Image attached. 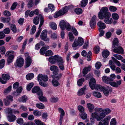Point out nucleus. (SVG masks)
<instances>
[{
	"label": "nucleus",
	"mask_w": 125,
	"mask_h": 125,
	"mask_svg": "<svg viewBox=\"0 0 125 125\" xmlns=\"http://www.w3.org/2000/svg\"><path fill=\"white\" fill-rule=\"evenodd\" d=\"M97 25L100 27L99 28L100 29H104L106 27V25L105 23L101 21H100L98 22Z\"/></svg>",
	"instance_id": "nucleus-23"
},
{
	"label": "nucleus",
	"mask_w": 125,
	"mask_h": 125,
	"mask_svg": "<svg viewBox=\"0 0 125 125\" xmlns=\"http://www.w3.org/2000/svg\"><path fill=\"white\" fill-rule=\"evenodd\" d=\"M112 59L113 60L115 63L118 66H120L121 65V64L120 62L116 60L114 57H112Z\"/></svg>",
	"instance_id": "nucleus-38"
},
{
	"label": "nucleus",
	"mask_w": 125,
	"mask_h": 125,
	"mask_svg": "<svg viewBox=\"0 0 125 125\" xmlns=\"http://www.w3.org/2000/svg\"><path fill=\"white\" fill-rule=\"evenodd\" d=\"M102 79L103 81L107 84L109 83L112 86L115 87H117L120 85L122 81L121 80L118 81H116V82H110L109 78L106 76H104L102 77Z\"/></svg>",
	"instance_id": "nucleus-3"
},
{
	"label": "nucleus",
	"mask_w": 125,
	"mask_h": 125,
	"mask_svg": "<svg viewBox=\"0 0 125 125\" xmlns=\"http://www.w3.org/2000/svg\"><path fill=\"white\" fill-rule=\"evenodd\" d=\"M1 21L4 23H5L9 22L10 21V17L8 18H1Z\"/></svg>",
	"instance_id": "nucleus-31"
},
{
	"label": "nucleus",
	"mask_w": 125,
	"mask_h": 125,
	"mask_svg": "<svg viewBox=\"0 0 125 125\" xmlns=\"http://www.w3.org/2000/svg\"><path fill=\"white\" fill-rule=\"evenodd\" d=\"M34 122L37 125H45V124L39 119H35Z\"/></svg>",
	"instance_id": "nucleus-36"
},
{
	"label": "nucleus",
	"mask_w": 125,
	"mask_h": 125,
	"mask_svg": "<svg viewBox=\"0 0 125 125\" xmlns=\"http://www.w3.org/2000/svg\"><path fill=\"white\" fill-rule=\"evenodd\" d=\"M78 108L80 113H82L84 112V109L83 106L81 105L78 106Z\"/></svg>",
	"instance_id": "nucleus-55"
},
{
	"label": "nucleus",
	"mask_w": 125,
	"mask_h": 125,
	"mask_svg": "<svg viewBox=\"0 0 125 125\" xmlns=\"http://www.w3.org/2000/svg\"><path fill=\"white\" fill-rule=\"evenodd\" d=\"M113 18L115 20H118L119 18L118 15L117 13H114L112 14V15Z\"/></svg>",
	"instance_id": "nucleus-44"
},
{
	"label": "nucleus",
	"mask_w": 125,
	"mask_h": 125,
	"mask_svg": "<svg viewBox=\"0 0 125 125\" xmlns=\"http://www.w3.org/2000/svg\"><path fill=\"white\" fill-rule=\"evenodd\" d=\"M96 20V17L95 15H94L92 17L90 22V25L92 28H94L95 26Z\"/></svg>",
	"instance_id": "nucleus-15"
},
{
	"label": "nucleus",
	"mask_w": 125,
	"mask_h": 125,
	"mask_svg": "<svg viewBox=\"0 0 125 125\" xmlns=\"http://www.w3.org/2000/svg\"><path fill=\"white\" fill-rule=\"evenodd\" d=\"M68 36L70 41H73L74 39V37L73 36V34L71 32H69L68 33Z\"/></svg>",
	"instance_id": "nucleus-42"
},
{
	"label": "nucleus",
	"mask_w": 125,
	"mask_h": 125,
	"mask_svg": "<svg viewBox=\"0 0 125 125\" xmlns=\"http://www.w3.org/2000/svg\"><path fill=\"white\" fill-rule=\"evenodd\" d=\"M92 56V52L90 51L88 52L87 55V60L89 61L91 60Z\"/></svg>",
	"instance_id": "nucleus-52"
},
{
	"label": "nucleus",
	"mask_w": 125,
	"mask_h": 125,
	"mask_svg": "<svg viewBox=\"0 0 125 125\" xmlns=\"http://www.w3.org/2000/svg\"><path fill=\"white\" fill-rule=\"evenodd\" d=\"M25 65L26 68L29 67L31 64L32 60L30 57H28L25 59Z\"/></svg>",
	"instance_id": "nucleus-19"
},
{
	"label": "nucleus",
	"mask_w": 125,
	"mask_h": 125,
	"mask_svg": "<svg viewBox=\"0 0 125 125\" xmlns=\"http://www.w3.org/2000/svg\"><path fill=\"white\" fill-rule=\"evenodd\" d=\"M32 92L33 93H37L38 95H42V92L39 87L38 86H34L32 89Z\"/></svg>",
	"instance_id": "nucleus-11"
},
{
	"label": "nucleus",
	"mask_w": 125,
	"mask_h": 125,
	"mask_svg": "<svg viewBox=\"0 0 125 125\" xmlns=\"http://www.w3.org/2000/svg\"><path fill=\"white\" fill-rule=\"evenodd\" d=\"M88 0H82L81 2V5L82 7H85L88 3Z\"/></svg>",
	"instance_id": "nucleus-49"
},
{
	"label": "nucleus",
	"mask_w": 125,
	"mask_h": 125,
	"mask_svg": "<svg viewBox=\"0 0 125 125\" xmlns=\"http://www.w3.org/2000/svg\"><path fill=\"white\" fill-rule=\"evenodd\" d=\"M102 64L100 62H97L95 64V67L97 69H99L101 67Z\"/></svg>",
	"instance_id": "nucleus-64"
},
{
	"label": "nucleus",
	"mask_w": 125,
	"mask_h": 125,
	"mask_svg": "<svg viewBox=\"0 0 125 125\" xmlns=\"http://www.w3.org/2000/svg\"><path fill=\"white\" fill-rule=\"evenodd\" d=\"M91 67L90 66H88L87 67L84 68L83 71V73L84 74H87L88 72L91 70Z\"/></svg>",
	"instance_id": "nucleus-27"
},
{
	"label": "nucleus",
	"mask_w": 125,
	"mask_h": 125,
	"mask_svg": "<svg viewBox=\"0 0 125 125\" xmlns=\"http://www.w3.org/2000/svg\"><path fill=\"white\" fill-rule=\"evenodd\" d=\"M17 122L18 124L21 125L23 124V119L21 118H19L17 120Z\"/></svg>",
	"instance_id": "nucleus-60"
},
{
	"label": "nucleus",
	"mask_w": 125,
	"mask_h": 125,
	"mask_svg": "<svg viewBox=\"0 0 125 125\" xmlns=\"http://www.w3.org/2000/svg\"><path fill=\"white\" fill-rule=\"evenodd\" d=\"M58 100V99L57 98H55L54 97H51V99H50L51 102L53 103H56L57 102Z\"/></svg>",
	"instance_id": "nucleus-63"
},
{
	"label": "nucleus",
	"mask_w": 125,
	"mask_h": 125,
	"mask_svg": "<svg viewBox=\"0 0 125 125\" xmlns=\"http://www.w3.org/2000/svg\"><path fill=\"white\" fill-rule=\"evenodd\" d=\"M96 81L94 78H92L91 79L89 83V85L92 90L94 89V86L95 85Z\"/></svg>",
	"instance_id": "nucleus-21"
},
{
	"label": "nucleus",
	"mask_w": 125,
	"mask_h": 125,
	"mask_svg": "<svg viewBox=\"0 0 125 125\" xmlns=\"http://www.w3.org/2000/svg\"><path fill=\"white\" fill-rule=\"evenodd\" d=\"M10 28L13 32L14 33L16 32L17 31L16 27L14 24H12L11 25Z\"/></svg>",
	"instance_id": "nucleus-43"
},
{
	"label": "nucleus",
	"mask_w": 125,
	"mask_h": 125,
	"mask_svg": "<svg viewBox=\"0 0 125 125\" xmlns=\"http://www.w3.org/2000/svg\"><path fill=\"white\" fill-rule=\"evenodd\" d=\"M94 112L92 113L91 116L93 118L95 119L98 121L104 118L106 115H108L111 112V110L109 108L104 109L102 108L96 107L94 109Z\"/></svg>",
	"instance_id": "nucleus-1"
},
{
	"label": "nucleus",
	"mask_w": 125,
	"mask_h": 125,
	"mask_svg": "<svg viewBox=\"0 0 125 125\" xmlns=\"http://www.w3.org/2000/svg\"><path fill=\"white\" fill-rule=\"evenodd\" d=\"M113 52L116 53L122 54L123 52V48L121 46L115 47L113 50Z\"/></svg>",
	"instance_id": "nucleus-17"
},
{
	"label": "nucleus",
	"mask_w": 125,
	"mask_h": 125,
	"mask_svg": "<svg viewBox=\"0 0 125 125\" xmlns=\"http://www.w3.org/2000/svg\"><path fill=\"white\" fill-rule=\"evenodd\" d=\"M34 85L33 83H29L27 87V89L28 91H30L31 89Z\"/></svg>",
	"instance_id": "nucleus-51"
},
{
	"label": "nucleus",
	"mask_w": 125,
	"mask_h": 125,
	"mask_svg": "<svg viewBox=\"0 0 125 125\" xmlns=\"http://www.w3.org/2000/svg\"><path fill=\"white\" fill-rule=\"evenodd\" d=\"M34 74L31 73L28 74L26 76V79L28 80H30L32 79L34 77Z\"/></svg>",
	"instance_id": "nucleus-34"
},
{
	"label": "nucleus",
	"mask_w": 125,
	"mask_h": 125,
	"mask_svg": "<svg viewBox=\"0 0 125 125\" xmlns=\"http://www.w3.org/2000/svg\"><path fill=\"white\" fill-rule=\"evenodd\" d=\"M86 86L85 85L83 88L80 89L78 92L77 94L79 96H80L82 95L84 93V92L86 89Z\"/></svg>",
	"instance_id": "nucleus-26"
},
{
	"label": "nucleus",
	"mask_w": 125,
	"mask_h": 125,
	"mask_svg": "<svg viewBox=\"0 0 125 125\" xmlns=\"http://www.w3.org/2000/svg\"><path fill=\"white\" fill-rule=\"evenodd\" d=\"M6 110L7 111V115H10L12 114L13 110L11 109L8 108L6 109Z\"/></svg>",
	"instance_id": "nucleus-56"
},
{
	"label": "nucleus",
	"mask_w": 125,
	"mask_h": 125,
	"mask_svg": "<svg viewBox=\"0 0 125 125\" xmlns=\"http://www.w3.org/2000/svg\"><path fill=\"white\" fill-rule=\"evenodd\" d=\"M103 87H102L100 85L95 84L94 86V89L97 90H100L101 91Z\"/></svg>",
	"instance_id": "nucleus-45"
},
{
	"label": "nucleus",
	"mask_w": 125,
	"mask_h": 125,
	"mask_svg": "<svg viewBox=\"0 0 125 125\" xmlns=\"http://www.w3.org/2000/svg\"><path fill=\"white\" fill-rule=\"evenodd\" d=\"M93 94L94 96L98 98H100L101 97V94L99 92L95 91L93 92Z\"/></svg>",
	"instance_id": "nucleus-32"
},
{
	"label": "nucleus",
	"mask_w": 125,
	"mask_h": 125,
	"mask_svg": "<svg viewBox=\"0 0 125 125\" xmlns=\"http://www.w3.org/2000/svg\"><path fill=\"white\" fill-rule=\"evenodd\" d=\"M58 110L59 112L61 113L60 116H64L65 114V112L64 110L61 108H59Z\"/></svg>",
	"instance_id": "nucleus-53"
},
{
	"label": "nucleus",
	"mask_w": 125,
	"mask_h": 125,
	"mask_svg": "<svg viewBox=\"0 0 125 125\" xmlns=\"http://www.w3.org/2000/svg\"><path fill=\"white\" fill-rule=\"evenodd\" d=\"M36 30V27L35 25H33L31 29V31L30 32L31 34H33L35 32Z\"/></svg>",
	"instance_id": "nucleus-62"
},
{
	"label": "nucleus",
	"mask_w": 125,
	"mask_h": 125,
	"mask_svg": "<svg viewBox=\"0 0 125 125\" xmlns=\"http://www.w3.org/2000/svg\"><path fill=\"white\" fill-rule=\"evenodd\" d=\"M79 115L83 119H85L87 118V115L84 112L82 113H80Z\"/></svg>",
	"instance_id": "nucleus-35"
},
{
	"label": "nucleus",
	"mask_w": 125,
	"mask_h": 125,
	"mask_svg": "<svg viewBox=\"0 0 125 125\" xmlns=\"http://www.w3.org/2000/svg\"><path fill=\"white\" fill-rule=\"evenodd\" d=\"M84 79L83 78H81V79H79L77 81V84L78 86H81L83 82H84Z\"/></svg>",
	"instance_id": "nucleus-41"
},
{
	"label": "nucleus",
	"mask_w": 125,
	"mask_h": 125,
	"mask_svg": "<svg viewBox=\"0 0 125 125\" xmlns=\"http://www.w3.org/2000/svg\"><path fill=\"white\" fill-rule=\"evenodd\" d=\"M13 97L11 95L7 96L6 99L3 100V102L5 105L6 106L9 105L11 102L13 101Z\"/></svg>",
	"instance_id": "nucleus-10"
},
{
	"label": "nucleus",
	"mask_w": 125,
	"mask_h": 125,
	"mask_svg": "<svg viewBox=\"0 0 125 125\" xmlns=\"http://www.w3.org/2000/svg\"><path fill=\"white\" fill-rule=\"evenodd\" d=\"M36 106L38 108L42 109H43L44 107V105L42 104L41 103L37 104Z\"/></svg>",
	"instance_id": "nucleus-57"
},
{
	"label": "nucleus",
	"mask_w": 125,
	"mask_h": 125,
	"mask_svg": "<svg viewBox=\"0 0 125 125\" xmlns=\"http://www.w3.org/2000/svg\"><path fill=\"white\" fill-rule=\"evenodd\" d=\"M49 48V46H46L45 47H42L40 49V52L41 54L43 55L45 53V51Z\"/></svg>",
	"instance_id": "nucleus-25"
},
{
	"label": "nucleus",
	"mask_w": 125,
	"mask_h": 125,
	"mask_svg": "<svg viewBox=\"0 0 125 125\" xmlns=\"http://www.w3.org/2000/svg\"><path fill=\"white\" fill-rule=\"evenodd\" d=\"M75 12L77 14H81L82 12V9L79 8H76L74 10Z\"/></svg>",
	"instance_id": "nucleus-39"
},
{
	"label": "nucleus",
	"mask_w": 125,
	"mask_h": 125,
	"mask_svg": "<svg viewBox=\"0 0 125 125\" xmlns=\"http://www.w3.org/2000/svg\"><path fill=\"white\" fill-rule=\"evenodd\" d=\"M37 79L39 82L42 81V80L44 82H46L48 80V78L46 75H42V74H40L38 75Z\"/></svg>",
	"instance_id": "nucleus-13"
},
{
	"label": "nucleus",
	"mask_w": 125,
	"mask_h": 125,
	"mask_svg": "<svg viewBox=\"0 0 125 125\" xmlns=\"http://www.w3.org/2000/svg\"><path fill=\"white\" fill-rule=\"evenodd\" d=\"M52 83L53 85L55 87L57 86L59 84L58 82L55 79L52 80Z\"/></svg>",
	"instance_id": "nucleus-59"
},
{
	"label": "nucleus",
	"mask_w": 125,
	"mask_h": 125,
	"mask_svg": "<svg viewBox=\"0 0 125 125\" xmlns=\"http://www.w3.org/2000/svg\"><path fill=\"white\" fill-rule=\"evenodd\" d=\"M62 15H63V14H62V13L60 10L55 13L54 15V17L55 18H57L59 16Z\"/></svg>",
	"instance_id": "nucleus-37"
},
{
	"label": "nucleus",
	"mask_w": 125,
	"mask_h": 125,
	"mask_svg": "<svg viewBox=\"0 0 125 125\" xmlns=\"http://www.w3.org/2000/svg\"><path fill=\"white\" fill-rule=\"evenodd\" d=\"M112 90L111 88L107 86L106 88L105 87H103L101 91H103V93L105 96H107L109 94V91H111Z\"/></svg>",
	"instance_id": "nucleus-16"
},
{
	"label": "nucleus",
	"mask_w": 125,
	"mask_h": 125,
	"mask_svg": "<svg viewBox=\"0 0 125 125\" xmlns=\"http://www.w3.org/2000/svg\"><path fill=\"white\" fill-rule=\"evenodd\" d=\"M69 9V6H66L63 7L62 9L61 10L62 13V14L63 15L66 13Z\"/></svg>",
	"instance_id": "nucleus-29"
},
{
	"label": "nucleus",
	"mask_w": 125,
	"mask_h": 125,
	"mask_svg": "<svg viewBox=\"0 0 125 125\" xmlns=\"http://www.w3.org/2000/svg\"><path fill=\"white\" fill-rule=\"evenodd\" d=\"M40 20V22L39 27V29L41 27L44 23L43 18L41 14H39L38 16L35 17L33 20V22L34 24L35 25L38 24L39 22V19Z\"/></svg>",
	"instance_id": "nucleus-5"
},
{
	"label": "nucleus",
	"mask_w": 125,
	"mask_h": 125,
	"mask_svg": "<svg viewBox=\"0 0 125 125\" xmlns=\"http://www.w3.org/2000/svg\"><path fill=\"white\" fill-rule=\"evenodd\" d=\"M59 26L61 29L62 30L66 29L67 30L69 31L71 29V26L69 23L63 20L60 21L59 23Z\"/></svg>",
	"instance_id": "nucleus-4"
},
{
	"label": "nucleus",
	"mask_w": 125,
	"mask_h": 125,
	"mask_svg": "<svg viewBox=\"0 0 125 125\" xmlns=\"http://www.w3.org/2000/svg\"><path fill=\"white\" fill-rule=\"evenodd\" d=\"M50 70L53 72V73L55 75H57L58 73L59 69L58 67L55 65H52L50 67Z\"/></svg>",
	"instance_id": "nucleus-18"
},
{
	"label": "nucleus",
	"mask_w": 125,
	"mask_h": 125,
	"mask_svg": "<svg viewBox=\"0 0 125 125\" xmlns=\"http://www.w3.org/2000/svg\"><path fill=\"white\" fill-rule=\"evenodd\" d=\"M84 42L83 39L81 37H79L77 41H74L73 43L72 46L74 48L78 46H82Z\"/></svg>",
	"instance_id": "nucleus-7"
},
{
	"label": "nucleus",
	"mask_w": 125,
	"mask_h": 125,
	"mask_svg": "<svg viewBox=\"0 0 125 125\" xmlns=\"http://www.w3.org/2000/svg\"><path fill=\"white\" fill-rule=\"evenodd\" d=\"M41 39L45 41L49 42L50 40V38L47 36V31L44 30H43L42 32L40 35Z\"/></svg>",
	"instance_id": "nucleus-8"
},
{
	"label": "nucleus",
	"mask_w": 125,
	"mask_h": 125,
	"mask_svg": "<svg viewBox=\"0 0 125 125\" xmlns=\"http://www.w3.org/2000/svg\"><path fill=\"white\" fill-rule=\"evenodd\" d=\"M98 16L101 20L104 18V22L107 24H111L113 22L112 19L110 17L111 13L108 12V8L107 7H103L101 9Z\"/></svg>",
	"instance_id": "nucleus-2"
},
{
	"label": "nucleus",
	"mask_w": 125,
	"mask_h": 125,
	"mask_svg": "<svg viewBox=\"0 0 125 125\" xmlns=\"http://www.w3.org/2000/svg\"><path fill=\"white\" fill-rule=\"evenodd\" d=\"M24 63V60L20 57L17 58L16 64L17 66L19 67H21L23 66Z\"/></svg>",
	"instance_id": "nucleus-14"
},
{
	"label": "nucleus",
	"mask_w": 125,
	"mask_h": 125,
	"mask_svg": "<svg viewBox=\"0 0 125 125\" xmlns=\"http://www.w3.org/2000/svg\"><path fill=\"white\" fill-rule=\"evenodd\" d=\"M6 52L5 47L4 46L1 47L0 48V52L2 54H4Z\"/></svg>",
	"instance_id": "nucleus-47"
},
{
	"label": "nucleus",
	"mask_w": 125,
	"mask_h": 125,
	"mask_svg": "<svg viewBox=\"0 0 125 125\" xmlns=\"http://www.w3.org/2000/svg\"><path fill=\"white\" fill-rule=\"evenodd\" d=\"M39 96V99L41 101L45 102L47 101L46 98L44 96H43V94L42 95H38Z\"/></svg>",
	"instance_id": "nucleus-40"
},
{
	"label": "nucleus",
	"mask_w": 125,
	"mask_h": 125,
	"mask_svg": "<svg viewBox=\"0 0 125 125\" xmlns=\"http://www.w3.org/2000/svg\"><path fill=\"white\" fill-rule=\"evenodd\" d=\"M87 107L88 108L89 112L91 113L93 112L94 109V105L90 103H88L87 104Z\"/></svg>",
	"instance_id": "nucleus-22"
},
{
	"label": "nucleus",
	"mask_w": 125,
	"mask_h": 125,
	"mask_svg": "<svg viewBox=\"0 0 125 125\" xmlns=\"http://www.w3.org/2000/svg\"><path fill=\"white\" fill-rule=\"evenodd\" d=\"M10 78V76L6 74H3L2 75V78H0V82L2 84H5L6 82V81L8 80Z\"/></svg>",
	"instance_id": "nucleus-12"
},
{
	"label": "nucleus",
	"mask_w": 125,
	"mask_h": 125,
	"mask_svg": "<svg viewBox=\"0 0 125 125\" xmlns=\"http://www.w3.org/2000/svg\"><path fill=\"white\" fill-rule=\"evenodd\" d=\"M34 115L37 116H40L41 115V112L37 110H34L33 112Z\"/></svg>",
	"instance_id": "nucleus-54"
},
{
	"label": "nucleus",
	"mask_w": 125,
	"mask_h": 125,
	"mask_svg": "<svg viewBox=\"0 0 125 125\" xmlns=\"http://www.w3.org/2000/svg\"><path fill=\"white\" fill-rule=\"evenodd\" d=\"M113 56L116 59L119 60H122L123 58V57L122 56L118 54H115Z\"/></svg>",
	"instance_id": "nucleus-50"
},
{
	"label": "nucleus",
	"mask_w": 125,
	"mask_h": 125,
	"mask_svg": "<svg viewBox=\"0 0 125 125\" xmlns=\"http://www.w3.org/2000/svg\"><path fill=\"white\" fill-rule=\"evenodd\" d=\"M53 54L52 51L51 50H49L46 52L45 55L46 56H49L52 55Z\"/></svg>",
	"instance_id": "nucleus-58"
},
{
	"label": "nucleus",
	"mask_w": 125,
	"mask_h": 125,
	"mask_svg": "<svg viewBox=\"0 0 125 125\" xmlns=\"http://www.w3.org/2000/svg\"><path fill=\"white\" fill-rule=\"evenodd\" d=\"M49 61L51 63L54 64L56 62V55L52 57H50L49 58Z\"/></svg>",
	"instance_id": "nucleus-28"
},
{
	"label": "nucleus",
	"mask_w": 125,
	"mask_h": 125,
	"mask_svg": "<svg viewBox=\"0 0 125 125\" xmlns=\"http://www.w3.org/2000/svg\"><path fill=\"white\" fill-rule=\"evenodd\" d=\"M5 63V60L2 59L0 61V68H2L4 66Z\"/></svg>",
	"instance_id": "nucleus-61"
},
{
	"label": "nucleus",
	"mask_w": 125,
	"mask_h": 125,
	"mask_svg": "<svg viewBox=\"0 0 125 125\" xmlns=\"http://www.w3.org/2000/svg\"><path fill=\"white\" fill-rule=\"evenodd\" d=\"M109 54V52L107 50L104 51L102 53L103 56L105 58H106Z\"/></svg>",
	"instance_id": "nucleus-33"
},
{
	"label": "nucleus",
	"mask_w": 125,
	"mask_h": 125,
	"mask_svg": "<svg viewBox=\"0 0 125 125\" xmlns=\"http://www.w3.org/2000/svg\"><path fill=\"white\" fill-rule=\"evenodd\" d=\"M118 43V41L117 38H115L114 39L113 41V44L112 46V47L114 48L115 47H114V46L117 45Z\"/></svg>",
	"instance_id": "nucleus-48"
},
{
	"label": "nucleus",
	"mask_w": 125,
	"mask_h": 125,
	"mask_svg": "<svg viewBox=\"0 0 125 125\" xmlns=\"http://www.w3.org/2000/svg\"><path fill=\"white\" fill-rule=\"evenodd\" d=\"M14 53V52L12 51H8L6 52L5 56L6 57H8L9 56L7 59V62L8 63H10L13 61L14 56L13 54H10Z\"/></svg>",
	"instance_id": "nucleus-6"
},
{
	"label": "nucleus",
	"mask_w": 125,
	"mask_h": 125,
	"mask_svg": "<svg viewBox=\"0 0 125 125\" xmlns=\"http://www.w3.org/2000/svg\"><path fill=\"white\" fill-rule=\"evenodd\" d=\"M56 62L58 64L64 62L62 58L59 56L56 55Z\"/></svg>",
	"instance_id": "nucleus-24"
},
{
	"label": "nucleus",
	"mask_w": 125,
	"mask_h": 125,
	"mask_svg": "<svg viewBox=\"0 0 125 125\" xmlns=\"http://www.w3.org/2000/svg\"><path fill=\"white\" fill-rule=\"evenodd\" d=\"M116 77L115 75L114 74H111L109 78V81L110 82H113L114 80L115 79Z\"/></svg>",
	"instance_id": "nucleus-46"
},
{
	"label": "nucleus",
	"mask_w": 125,
	"mask_h": 125,
	"mask_svg": "<svg viewBox=\"0 0 125 125\" xmlns=\"http://www.w3.org/2000/svg\"><path fill=\"white\" fill-rule=\"evenodd\" d=\"M49 25L50 27L53 30H55L56 29L57 25L55 23L53 22H50Z\"/></svg>",
	"instance_id": "nucleus-30"
},
{
	"label": "nucleus",
	"mask_w": 125,
	"mask_h": 125,
	"mask_svg": "<svg viewBox=\"0 0 125 125\" xmlns=\"http://www.w3.org/2000/svg\"><path fill=\"white\" fill-rule=\"evenodd\" d=\"M111 118L110 115H108L103 119L100 120L98 125H108L109 122Z\"/></svg>",
	"instance_id": "nucleus-9"
},
{
	"label": "nucleus",
	"mask_w": 125,
	"mask_h": 125,
	"mask_svg": "<svg viewBox=\"0 0 125 125\" xmlns=\"http://www.w3.org/2000/svg\"><path fill=\"white\" fill-rule=\"evenodd\" d=\"M6 115L8 121L10 122L14 121L16 119V116L13 114L10 115Z\"/></svg>",
	"instance_id": "nucleus-20"
}]
</instances>
